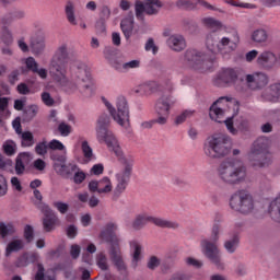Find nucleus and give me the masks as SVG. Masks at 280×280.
I'll return each mask as SVG.
<instances>
[{"instance_id": "obj_43", "label": "nucleus", "mask_w": 280, "mask_h": 280, "mask_svg": "<svg viewBox=\"0 0 280 280\" xmlns=\"http://www.w3.org/2000/svg\"><path fill=\"white\" fill-rule=\"evenodd\" d=\"M52 163L54 170H57V165H62L63 163H67V155L65 154H58V153H52L50 155Z\"/></svg>"}, {"instance_id": "obj_15", "label": "nucleus", "mask_w": 280, "mask_h": 280, "mask_svg": "<svg viewBox=\"0 0 280 280\" xmlns=\"http://www.w3.org/2000/svg\"><path fill=\"white\" fill-rule=\"evenodd\" d=\"M247 161L252 167L262 168L268 167L272 163L270 153H261L257 151H249L247 153Z\"/></svg>"}, {"instance_id": "obj_56", "label": "nucleus", "mask_w": 280, "mask_h": 280, "mask_svg": "<svg viewBox=\"0 0 280 280\" xmlns=\"http://www.w3.org/2000/svg\"><path fill=\"white\" fill-rule=\"evenodd\" d=\"M25 65L28 71H32L33 73L35 71H38V62H36V59H34V57L26 58Z\"/></svg>"}, {"instance_id": "obj_10", "label": "nucleus", "mask_w": 280, "mask_h": 280, "mask_svg": "<svg viewBox=\"0 0 280 280\" xmlns=\"http://www.w3.org/2000/svg\"><path fill=\"white\" fill-rule=\"evenodd\" d=\"M163 8V2L161 0H136L135 2V10H136V18L139 21H143L144 15L154 16V14H159V11Z\"/></svg>"}, {"instance_id": "obj_33", "label": "nucleus", "mask_w": 280, "mask_h": 280, "mask_svg": "<svg viewBox=\"0 0 280 280\" xmlns=\"http://www.w3.org/2000/svg\"><path fill=\"white\" fill-rule=\"evenodd\" d=\"M148 222H152V217L148 214H139L132 222V229H135V231H141Z\"/></svg>"}, {"instance_id": "obj_30", "label": "nucleus", "mask_w": 280, "mask_h": 280, "mask_svg": "<svg viewBox=\"0 0 280 280\" xmlns=\"http://www.w3.org/2000/svg\"><path fill=\"white\" fill-rule=\"evenodd\" d=\"M252 40L257 45H266L268 43V32L264 28H257L252 33Z\"/></svg>"}, {"instance_id": "obj_8", "label": "nucleus", "mask_w": 280, "mask_h": 280, "mask_svg": "<svg viewBox=\"0 0 280 280\" xmlns=\"http://www.w3.org/2000/svg\"><path fill=\"white\" fill-rule=\"evenodd\" d=\"M105 106L112 115L114 121L118 122L119 126H122L124 128H128V126H130V107H128V101H126V97L119 96L117 98V112L108 102H105Z\"/></svg>"}, {"instance_id": "obj_63", "label": "nucleus", "mask_w": 280, "mask_h": 280, "mask_svg": "<svg viewBox=\"0 0 280 280\" xmlns=\"http://www.w3.org/2000/svg\"><path fill=\"white\" fill-rule=\"evenodd\" d=\"M173 184L176 185L177 187H187L189 186V180H187V178L185 177L175 176L173 178Z\"/></svg>"}, {"instance_id": "obj_7", "label": "nucleus", "mask_w": 280, "mask_h": 280, "mask_svg": "<svg viewBox=\"0 0 280 280\" xmlns=\"http://www.w3.org/2000/svg\"><path fill=\"white\" fill-rule=\"evenodd\" d=\"M230 207L233 211L246 215L253 213V209H255V200L253 199V195L247 190H237L230 198Z\"/></svg>"}, {"instance_id": "obj_47", "label": "nucleus", "mask_w": 280, "mask_h": 280, "mask_svg": "<svg viewBox=\"0 0 280 280\" xmlns=\"http://www.w3.org/2000/svg\"><path fill=\"white\" fill-rule=\"evenodd\" d=\"M4 154L8 156H13V154H16V144L14 141H7L3 144Z\"/></svg>"}, {"instance_id": "obj_2", "label": "nucleus", "mask_w": 280, "mask_h": 280, "mask_svg": "<svg viewBox=\"0 0 280 280\" xmlns=\"http://www.w3.org/2000/svg\"><path fill=\"white\" fill-rule=\"evenodd\" d=\"M217 176L223 185L237 187L244 185L248 178V168L243 161L230 158L221 161L217 166Z\"/></svg>"}, {"instance_id": "obj_6", "label": "nucleus", "mask_w": 280, "mask_h": 280, "mask_svg": "<svg viewBox=\"0 0 280 280\" xmlns=\"http://www.w3.org/2000/svg\"><path fill=\"white\" fill-rule=\"evenodd\" d=\"M120 159L124 168L116 174V186L112 194V200H119L121 194L126 191L128 183H130V176H132V167L135 165V159L132 156H118Z\"/></svg>"}, {"instance_id": "obj_18", "label": "nucleus", "mask_w": 280, "mask_h": 280, "mask_svg": "<svg viewBox=\"0 0 280 280\" xmlns=\"http://www.w3.org/2000/svg\"><path fill=\"white\" fill-rule=\"evenodd\" d=\"M245 81L252 90L262 89L268 84V77L265 73L247 74Z\"/></svg>"}, {"instance_id": "obj_11", "label": "nucleus", "mask_w": 280, "mask_h": 280, "mask_svg": "<svg viewBox=\"0 0 280 280\" xmlns=\"http://www.w3.org/2000/svg\"><path fill=\"white\" fill-rule=\"evenodd\" d=\"M222 100H224V97L213 103L210 107V119L217 121V124H225L231 135H237V130L235 129V127H233V118H226L224 120V109H222V107L220 106V104H222Z\"/></svg>"}, {"instance_id": "obj_24", "label": "nucleus", "mask_w": 280, "mask_h": 280, "mask_svg": "<svg viewBox=\"0 0 280 280\" xmlns=\"http://www.w3.org/2000/svg\"><path fill=\"white\" fill-rule=\"evenodd\" d=\"M167 45L173 51H183L185 47H187V43L185 42V37L183 35H172L167 39Z\"/></svg>"}, {"instance_id": "obj_55", "label": "nucleus", "mask_w": 280, "mask_h": 280, "mask_svg": "<svg viewBox=\"0 0 280 280\" xmlns=\"http://www.w3.org/2000/svg\"><path fill=\"white\" fill-rule=\"evenodd\" d=\"M52 207H55V209H57V211H59V213L62 215L69 211V203H65L62 201H55Z\"/></svg>"}, {"instance_id": "obj_31", "label": "nucleus", "mask_w": 280, "mask_h": 280, "mask_svg": "<svg viewBox=\"0 0 280 280\" xmlns=\"http://www.w3.org/2000/svg\"><path fill=\"white\" fill-rule=\"evenodd\" d=\"M16 233V228L14 226V223H5L0 222V237L2 240H5L7 237H10Z\"/></svg>"}, {"instance_id": "obj_41", "label": "nucleus", "mask_w": 280, "mask_h": 280, "mask_svg": "<svg viewBox=\"0 0 280 280\" xmlns=\"http://www.w3.org/2000/svg\"><path fill=\"white\" fill-rule=\"evenodd\" d=\"M23 237L26 244H32L34 242V228L30 224L24 226Z\"/></svg>"}, {"instance_id": "obj_42", "label": "nucleus", "mask_w": 280, "mask_h": 280, "mask_svg": "<svg viewBox=\"0 0 280 280\" xmlns=\"http://www.w3.org/2000/svg\"><path fill=\"white\" fill-rule=\"evenodd\" d=\"M237 130H241L242 132H246L249 128L248 119L244 118V116H240L234 121Z\"/></svg>"}, {"instance_id": "obj_34", "label": "nucleus", "mask_w": 280, "mask_h": 280, "mask_svg": "<svg viewBox=\"0 0 280 280\" xmlns=\"http://www.w3.org/2000/svg\"><path fill=\"white\" fill-rule=\"evenodd\" d=\"M219 43H220V37H218L215 33L207 36L206 46H207V49H209V51H211L212 54H218Z\"/></svg>"}, {"instance_id": "obj_32", "label": "nucleus", "mask_w": 280, "mask_h": 280, "mask_svg": "<svg viewBox=\"0 0 280 280\" xmlns=\"http://www.w3.org/2000/svg\"><path fill=\"white\" fill-rule=\"evenodd\" d=\"M235 49L233 47V42L229 37H223L219 39L218 54H231Z\"/></svg>"}, {"instance_id": "obj_21", "label": "nucleus", "mask_w": 280, "mask_h": 280, "mask_svg": "<svg viewBox=\"0 0 280 280\" xmlns=\"http://www.w3.org/2000/svg\"><path fill=\"white\" fill-rule=\"evenodd\" d=\"M252 152H261L265 154H270V140L266 137H259L257 138L252 147L250 150Z\"/></svg>"}, {"instance_id": "obj_37", "label": "nucleus", "mask_w": 280, "mask_h": 280, "mask_svg": "<svg viewBox=\"0 0 280 280\" xmlns=\"http://www.w3.org/2000/svg\"><path fill=\"white\" fill-rule=\"evenodd\" d=\"M38 115V106L31 105L23 110V121H32Z\"/></svg>"}, {"instance_id": "obj_45", "label": "nucleus", "mask_w": 280, "mask_h": 280, "mask_svg": "<svg viewBox=\"0 0 280 280\" xmlns=\"http://www.w3.org/2000/svg\"><path fill=\"white\" fill-rule=\"evenodd\" d=\"M194 110H184L180 115H178L175 118V124L176 126H180V124H185V121H187V119H189V117H194Z\"/></svg>"}, {"instance_id": "obj_19", "label": "nucleus", "mask_w": 280, "mask_h": 280, "mask_svg": "<svg viewBox=\"0 0 280 280\" xmlns=\"http://www.w3.org/2000/svg\"><path fill=\"white\" fill-rule=\"evenodd\" d=\"M256 62L262 69H272L277 63V56L272 51H264L257 57Z\"/></svg>"}, {"instance_id": "obj_59", "label": "nucleus", "mask_w": 280, "mask_h": 280, "mask_svg": "<svg viewBox=\"0 0 280 280\" xmlns=\"http://www.w3.org/2000/svg\"><path fill=\"white\" fill-rule=\"evenodd\" d=\"M161 266V260L156 256H151L147 262L149 270H154Z\"/></svg>"}, {"instance_id": "obj_27", "label": "nucleus", "mask_w": 280, "mask_h": 280, "mask_svg": "<svg viewBox=\"0 0 280 280\" xmlns=\"http://www.w3.org/2000/svg\"><path fill=\"white\" fill-rule=\"evenodd\" d=\"M120 27L126 38L132 36V31L135 30V16L130 15L124 19L120 23Z\"/></svg>"}, {"instance_id": "obj_49", "label": "nucleus", "mask_w": 280, "mask_h": 280, "mask_svg": "<svg viewBox=\"0 0 280 280\" xmlns=\"http://www.w3.org/2000/svg\"><path fill=\"white\" fill-rule=\"evenodd\" d=\"M15 266L18 268H25L26 266H30V254L28 253H24L22 254L16 262H15Z\"/></svg>"}, {"instance_id": "obj_26", "label": "nucleus", "mask_w": 280, "mask_h": 280, "mask_svg": "<svg viewBox=\"0 0 280 280\" xmlns=\"http://www.w3.org/2000/svg\"><path fill=\"white\" fill-rule=\"evenodd\" d=\"M31 49L35 56H40L45 51V36L39 35L31 40Z\"/></svg>"}, {"instance_id": "obj_48", "label": "nucleus", "mask_w": 280, "mask_h": 280, "mask_svg": "<svg viewBox=\"0 0 280 280\" xmlns=\"http://www.w3.org/2000/svg\"><path fill=\"white\" fill-rule=\"evenodd\" d=\"M203 23L205 25H207V27H210L211 30H220V27H222V22L213 18L203 19Z\"/></svg>"}, {"instance_id": "obj_60", "label": "nucleus", "mask_w": 280, "mask_h": 280, "mask_svg": "<svg viewBox=\"0 0 280 280\" xmlns=\"http://www.w3.org/2000/svg\"><path fill=\"white\" fill-rule=\"evenodd\" d=\"M47 276H45V266L43 262L37 264V272L35 273V280H45Z\"/></svg>"}, {"instance_id": "obj_20", "label": "nucleus", "mask_w": 280, "mask_h": 280, "mask_svg": "<svg viewBox=\"0 0 280 280\" xmlns=\"http://www.w3.org/2000/svg\"><path fill=\"white\" fill-rule=\"evenodd\" d=\"M56 174L58 176H61V178H73L74 172H78V164L75 163H63L61 165L57 164V170H55Z\"/></svg>"}, {"instance_id": "obj_54", "label": "nucleus", "mask_w": 280, "mask_h": 280, "mask_svg": "<svg viewBox=\"0 0 280 280\" xmlns=\"http://www.w3.org/2000/svg\"><path fill=\"white\" fill-rule=\"evenodd\" d=\"M141 67V60L135 59L131 61L124 62V72L129 71L130 69H139Z\"/></svg>"}, {"instance_id": "obj_51", "label": "nucleus", "mask_w": 280, "mask_h": 280, "mask_svg": "<svg viewBox=\"0 0 280 280\" xmlns=\"http://www.w3.org/2000/svg\"><path fill=\"white\" fill-rule=\"evenodd\" d=\"M58 130L61 137H69L70 132H72V127L67 122H60L58 126Z\"/></svg>"}, {"instance_id": "obj_39", "label": "nucleus", "mask_w": 280, "mask_h": 280, "mask_svg": "<svg viewBox=\"0 0 280 280\" xmlns=\"http://www.w3.org/2000/svg\"><path fill=\"white\" fill-rule=\"evenodd\" d=\"M21 139L22 148H32L34 145V135L31 131H24Z\"/></svg>"}, {"instance_id": "obj_35", "label": "nucleus", "mask_w": 280, "mask_h": 280, "mask_svg": "<svg viewBox=\"0 0 280 280\" xmlns=\"http://www.w3.org/2000/svg\"><path fill=\"white\" fill-rule=\"evenodd\" d=\"M269 214L272 220L280 222V196L270 202Z\"/></svg>"}, {"instance_id": "obj_28", "label": "nucleus", "mask_w": 280, "mask_h": 280, "mask_svg": "<svg viewBox=\"0 0 280 280\" xmlns=\"http://www.w3.org/2000/svg\"><path fill=\"white\" fill-rule=\"evenodd\" d=\"M237 246H240V234L237 233L232 234V236L223 244V247L230 255H233V253L237 250Z\"/></svg>"}, {"instance_id": "obj_22", "label": "nucleus", "mask_w": 280, "mask_h": 280, "mask_svg": "<svg viewBox=\"0 0 280 280\" xmlns=\"http://www.w3.org/2000/svg\"><path fill=\"white\" fill-rule=\"evenodd\" d=\"M264 100L266 102H279L280 100V83L271 84L265 92L262 93Z\"/></svg>"}, {"instance_id": "obj_61", "label": "nucleus", "mask_w": 280, "mask_h": 280, "mask_svg": "<svg viewBox=\"0 0 280 280\" xmlns=\"http://www.w3.org/2000/svg\"><path fill=\"white\" fill-rule=\"evenodd\" d=\"M47 276H45V266L43 262L37 264V272L35 273V280H45Z\"/></svg>"}, {"instance_id": "obj_29", "label": "nucleus", "mask_w": 280, "mask_h": 280, "mask_svg": "<svg viewBox=\"0 0 280 280\" xmlns=\"http://www.w3.org/2000/svg\"><path fill=\"white\" fill-rule=\"evenodd\" d=\"M152 224H155V226H159L160 229H178L180 225L177 222L151 217Z\"/></svg>"}, {"instance_id": "obj_58", "label": "nucleus", "mask_w": 280, "mask_h": 280, "mask_svg": "<svg viewBox=\"0 0 280 280\" xmlns=\"http://www.w3.org/2000/svg\"><path fill=\"white\" fill-rule=\"evenodd\" d=\"M225 3H229L230 5H233V8H244V9H247V10H253L255 9V5L254 4H250V3H237L235 0H224Z\"/></svg>"}, {"instance_id": "obj_13", "label": "nucleus", "mask_w": 280, "mask_h": 280, "mask_svg": "<svg viewBox=\"0 0 280 280\" xmlns=\"http://www.w3.org/2000/svg\"><path fill=\"white\" fill-rule=\"evenodd\" d=\"M185 60L192 69H205L207 65V55L197 49H187Z\"/></svg>"}, {"instance_id": "obj_64", "label": "nucleus", "mask_w": 280, "mask_h": 280, "mask_svg": "<svg viewBox=\"0 0 280 280\" xmlns=\"http://www.w3.org/2000/svg\"><path fill=\"white\" fill-rule=\"evenodd\" d=\"M42 101L46 106H54L55 101L49 92L42 93Z\"/></svg>"}, {"instance_id": "obj_25", "label": "nucleus", "mask_w": 280, "mask_h": 280, "mask_svg": "<svg viewBox=\"0 0 280 280\" xmlns=\"http://www.w3.org/2000/svg\"><path fill=\"white\" fill-rule=\"evenodd\" d=\"M25 248V241L23 238H13L7 244L5 247V257H10L12 253H19Z\"/></svg>"}, {"instance_id": "obj_57", "label": "nucleus", "mask_w": 280, "mask_h": 280, "mask_svg": "<svg viewBox=\"0 0 280 280\" xmlns=\"http://www.w3.org/2000/svg\"><path fill=\"white\" fill-rule=\"evenodd\" d=\"M8 195V179L0 174V198Z\"/></svg>"}, {"instance_id": "obj_17", "label": "nucleus", "mask_w": 280, "mask_h": 280, "mask_svg": "<svg viewBox=\"0 0 280 280\" xmlns=\"http://www.w3.org/2000/svg\"><path fill=\"white\" fill-rule=\"evenodd\" d=\"M109 258L114 266L117 268L120 275H128V265L124 261V255L121 254V247L109 248Z\"/></svg>"}, {"instance_id": "obj_5", "label": "nucleus", "mask_w": 280, "mask_h": 280, "mask_svg": "<svg viewBox=\"0 0 280 280\" xmlns=\"http://www.w3.org/2000/svg\"><path fill=\"white\" fill-rule=\"evenodd\" d=\"M108 126H110V117L108 114H102L98 117L97 126H96V138L98 143H106L107 148L112 150L116 156H122L124 151H121V147H119V142L113 131L108 130Z\"/></svg>"}, {"instance_id": "obj_38", "label": "nucleus", "mask_w": 280, "mask_h": 280, "mask_svg": "<svg viewBox=\"0 0 280 280\" xmlns=\"http://www.w3.org/2000/svg\"><path fill=\"white\" fill-rule=\"evenodd\" d=\"M130 246L133 248L132 266L133 268H137V262L139 259H141V244H139L137 241H132Z\"/></svg>"}, {"instance_id": "obj_1", "label": "nucleus", "mask_w": 280, "mask_h": 280, "mask_svg": "<svg viewBox=\"0 0 280 280\" xmlns=\"http://www.w3.org/2000/svg\"><path fill=\"white\" fill-rule=\"evenodd\" d=\"M70 58H78V51L69 43H61L51 57L49 65V74L60 86L66 88L69 93L80 91L84 97L93 95V82L91 72L86 65L78 63L71 72V80L67 78V65Z\"/></svg>"}, {"instance_id": "obj_9", "label": "nucleus", "mask_w": 280, "mask_h": 280, "mask_svg": "<svg viewBox=\"0 0 280 280\" xmlns=\"http://www.w3.org/2000/svg\"><path fill=\"white\" fill-rule=\"evenodd\" d=\"M176 100L172 95H162L155 103V115L158 116L153 121L160 126H165L170 119V110L174 108Z\"/></svg>"}, {"instance_id": "obj_50", "label": "nucleus", "mask_w": 280, "mask_h": 280, "mask_svg": "<svg viewBox=\"0 0 280 280\" xmlns=\"http://www.w3.org/2000/svg\"><path fill=\"white\" fill-rule=\"evenodd\" d=\"M81 149L84 158L91 161V159H93V149L91 148V145H89V141H83Z\"/></svg>"}, {"instance_id": "obj_40", "label": "nucleus", "mask_w": 280, "mask_h": 280, "mask_svg": "<svg viewBox=\"0 0 280 280\" xmlns=\"http://www.w3.org/2000/svg\"><path fill=\"white\" fill-rule=\"evenodd\" d=\"M66 15L67 19L69 21V23H71V25H77L78 23L75 22V11L73 8V3L68 2L66 5Z\"/></svg>"}, {"instance_id": "obj_46", "label": "nucleus", "mask_w": 280, "mask_h": 280, "mask_svg": "<svg viewBox=\"0 0 280 280\" xmlns=\"http://www.w3.org/2000/svg\"><path fill=\"white\" fill-rule=\"evenodd\" d=\"M72 180L75 185H82L84 180H86V174L84 172L80 171V167L73 173Z\"/></svg>"}, {"instance_id": "obj_23", "label": "nucleus", "mask_w": 280, "mask_h": 280, "mask_svg": "<svg viewBox=\"0 0 280 280\" xmlns=\"http://www.w3.org/2000/svg\"><path fill=\"white\" fill-rule=\"evenodd\" d=\"M30 163V153H20L15 159V174L18 176H23L25 174V165Z\"/></svg>"}, {"instance_id": "obj_3", "label": "nucleus", "mask_w": 280, "mask_h": 280, "mask_svg": "<svg viewBox=\"0 0 280 280\" xmlns=\"http://www.w3.org/2000/svg\"><path fill=\"white\" fill-rule=\"evenodd\" d=\"M220 233H222V224L220 221H214L211 228V235L209 238L201 240V249L210 264L215 266L217 270H224V261H222V253L220 247H218V242H220Z\"/></svg>"}, {"instance_id": "obj_12", "label": "nucleus", "mask_w": 280, "mask_h": 280, "mask_svg": "<svg viewBox=\"0 0 280 280\" xmlns=\"http://www.w3.org/2000/svg\"><path fill=\"white\" fill-rule=\"evenodd\" d=\"M238 75L240 70L234 68H223L218 73L214 84L215 86H231V84H235Z\"/></svg>"}, {"instance_id": "obj_16", "label": "nucleus", "mask_w": 280, "mask_h": 280, "mask_svg": "<svg viewBox=\"0 0 280 280\" xmlns=\"http://www.w3.org/2000/svg\"><path fill=\"white\" fill-rule=\"evenodd\" d=\"M42 212L44 213V231L46 233H51V231L56 229V224L58 223V215L56 214V212H54V210H51V208L48 205L42 206Z\"/></svg>"}, {"instance_id": "obj_52", "label": "nucleus", "mask_w": 280, "mask_h": 280, "mask_svg": "<svg viewBox=\"0 0 280 280\" xmlns=\"http://www.w3.org/2000/svg\"><path fill=\"white\" fill-rule=\"evenodd\" d=\"M177 8H180L182 10H194L196 8V4L191 2L190 0H178L176 2Z\"/></svg>"}, {"instance_id": "obj_36", "label": "nucleus", "mask_w": 280, "mask_h": 280, "mask_svg": "<svg viewBox=\"0 0 280 280\" xmlns=\"http://www.w3.org/2000/svg\"><path fill=\"white\" fill-rule=\"evenodd\" d=\"M110 191H113V183L110 182V178L103 177L98 180V194H110Z\"/></svg>"}, {"instance_id": "obj_14", "label": "nucleus", "mask_w": 280, "mask_h": 280, "mask_svg": "<svg viewBox=\"0 0 280 280\" xmlns=\"http://www.w3.org/2000/svg\"><path fill=\"white\" fill-rule=\"evenodd\" d=\"M115 231H117L116 223L109 222L103 228L100 233V240L106 242L107 244H110L109 248L121 247L119 245V238L117 237V234H115Z\"/></svg>"}, {"instance_id": "obj_53", "label": "nucleus", "mask_w": 280, "mask_h": 280, "mask_svg": "<svg viewBox=\"0 0 280 280\" xmlns=\"http://www.w3.org/2000/svg\"><path fill=\"white\" fill-rule=\"evenodd\" d=\"M49 145H47V141H43L36 144L35 152L38 154V156H45L47 154V149Z\"/></svg>"}, {"instance_id": "obj_4", "label": "nucleus", "mask_w": 280, "mask_h": 280, "mask_svg": "<svg viewBox=\"0 0 280 280\" xmlns=\"http://www.w3.org/2000/svg\"><path fill=\"white\" fill-rule=\"evenodd\" d=\"M203 152L208 159H224L231 154V138L224 133L210 136L205 144Z\"/></svg>"}, {"instance_id": "obj_62", "label": "nucleus", "mask_w": 280, "mask_h": 280, "mask_svg": "<svg viewBox=\"0 0 280 280\" xmlns=\"http://www.w3.org/2000/svg\"><path fill=\"white\" fill-rule=\"evenodd\" d=\"M33 167L37 170V172H45L47 163L43 159H37L33 162Z\"/></svg>"}, {"instance_id": "obj_44", "label": "nucleus", "mask_w": 280, "mask_h": 280, "mask_svg": "<svg viewBox=\"0 0 280 280\" xmlns=\"http://www.w3.org/2000/svg\"><path fill=\"white\" fill-rule=\"evenodd\" d=\"M96 264L101 270H108V258H106V254L98 253L96 255Z\"/></svg>"}]
</instances>
